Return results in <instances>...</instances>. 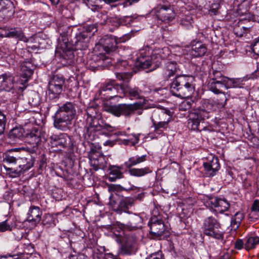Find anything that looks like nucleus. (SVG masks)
I'll return each mask as SVG.
<instances>
[{"label":"nucleus","mask_w":259,"mask_h":259,"mask_svg":"<svg viewBox=\"0 0 259 259\" xmlns=\"http://www.w3.org/2000/svg\"><path fill=\"white\" fill-rule=\"evenodd\" d=\"M75 104L67 102L59 107L54 116V125L61 131H66L71 124V121L76 115Z\"/></svg>","instance_id":"1"},{"label":"nucleus","mask_w":259,"mask_h":259,"mask_svg":"<svg viewBox=\"0 0 259 259\" xmlns=\"http://www.w3.org/2000/svg\"><path fill=\"white\" fill-rule=\"evenodd\" d=\"M194 79L192 76L183 75L176 76L170 84V92L173 95L181 98L190 96L194 90Z\"/></svg>","instance_id":"2"},{"label":"nucleus","mask_w":259,"mask_h":259,"mask_svg":"<svg viewBox=\"0 0 259 259\" xmlns=\"http://www.w3.org/2000/svg\"><path fill=\"white\" fill-rule=\"evenodd\" d=\"M200 106L194 109L190 113L188 119V126L192 130H199V125L201 121L209 117V113L213 109V105L208 100L200 101Z\"/></svg>","instance_id":"3"},{"label":"nucleus","mask_w":259,"mask_h":259,"mask_svg":"<svg viewBox=\"0 0 259 259\" xmlns=\"http://www.w3.org/2000/svg\"><path fill=\"white\" fill-rule=\"evenodd\" d=\"M142 99V102H137L134 104H120L117 105L106 106L104 107V109L107 112L110 113L117 117H119L121 115L130 116L131 115L134 113L135 110L140 109L142 107L145 101L144 98H143Z\"/></svg>","instance_id":"4"},{"label":"nucleus","mask_w":259,"mask_h":259,"mask_svg":"<svg viewBox=\"0 0 259 259\" xmlns=\"http://www.w3.org/2000/svg\"><path fill=\"white\" fill-rule=\"evenodd\" d=\"M236 87L237 84L236 81H209L208 83V88L209 90L214 94H218L223 93V97L221 101L217 100L215 101V104L218 105L220 107H224L226 105L228 100L224 92H222V89L225 88L226 89H228L229 88Z\"/></svg>","instance_id":"5"},{"label":"nucleus","mask_w":259,"mask_h":259,"mask_svg":"<svg viewBox=\"0 0 259 259\" xmlns=\"http://www.w3.org/2000/svg\"><path fill=\"white\" fill-rule=\"evenodd\" d=\"M122 88V84L119 85L112 80L103 84L99 90V93L101 98L107 100H111L116 97L121 98L123 90Z\"/></svg>","instance_id":"6"},{"label":"nucleus","mask_w":259,"mask_h":259,"mask_svg":"<svg viewBox=\"0 0 259 259\" xmlns=\"http://www.w3.org/2000/svg\"><path fill=\"white\" fill-rule=\"evenodd\" d=\"M202 228L204 234L207 236L217 239L223 238L221 225L218 221L212 217H209L204 219Z\"/></svg>","instance_id":"7"},{"label":"nucleus","mask_w":259,"mask_h":259,"mask_svg":"<svg viewBox=\"0 0 259 259\" xmlns=\"http://www.w3.org/2000/svg\"><path fill=\"white\" fill-rule=\"evenodd\" d=\"M116 77L119 80L123 81L122 83V97L125 94H127L131 99H142V92L137 88H129L126 84L132 77V74L129 72L116 73Z\"/></svg>","instance_id":"8"},{"label":"nucleus","mask_w":259,"mask_h":259,"mask_svg":"<svg viewBox=\"0 0 259 259\" xmlns=\"http://www.w3.org/2000/svg\"><path fill=\"white\" fill-rule=\"evenodd\" d=\"M158 213V210L155 209L153 211V216L148 223L150 227L149 235L151 238H157L160 237L165 231V226L162 221L161 217Z\"/></svg>","instance_id":"9"},{"label":"nucleus","mask_w":259,"mask_h":259,"mask_svg":"<svg viewBox=\"0 0 259 259\" xmlns=\"http://www.w3.org/2000/svg\"><path fill=\"white\" fill-rule=\"evenodd\" d=\"M84 130H85V137H88L89 140L94 139V134L97 132L102 131L103 123L101 115L92 118H86Z\"/></svg>","instance_id":"10"},{"label":"nucleus","mask_w":259,"mask_h":259,"mask_svg":"<svg viewBox=\"0 0 259 259\" xmlns=\"http://www.w3.org/2000/svg\"><path fill=\"white\" fill-rule=\"evenodd\" d=\"M205 205L214 209L217 213H223L230 207V203L226 199L211 196L207 197Z\"/></svg>","instance_id":"11"},{"label":"nucleus","mask_w":259,"mask_h":259,"mask_svg":"<svg viewBox=\"0 0 259 259\" xmlns=\"http://www.w3.org/2000/svg\"><path fill=\"white\" fill-rule=\"evenodd\" d=\"M41 132L38 130L35 129L27 136V142L32 146L31 147H22L12 149V150L14 151L24 150L28 151L30 153H34L37 149V147L41 142Z\"/></svg>","instance_id":"12"},{"label":"nucleus","mask_w":259,"mask_h":259,"mask_svg":"<svg viewBox=\"0 0 259 259\" xmlns=\"http://www.w3.org/2000/svg\"><path fill=\"white\" fill-rule=\"evenodd\" d=\"M151 13L155 15L159 20L165 22L171 21L175 16L174 10L170 7L165 6H158L154 8Z\"/></svg>","instance_id":"13"},{"label":"nucleus","mask_w":259,"mask_h":259,"mask_svg":"<svg viewBox=\"0 0 259 259\" xmlns=\"http://www.w3.org/2000/svg\"><path fill=\"white\" fill-rule=\"evenodd\" d=\"M50 142L52 147L64 148L69 145L70 139L64 133L53 134L50 137Z\"/></svg>","instance_id":"14"},{"label":"nucleus","mask_w":259,"mask_h":259,"mask_svg":"<svg viewBox=\"0 0 259 259\" xmlns=\"http://www.w3.org/2000/svg\"><path fill=\"white\" fill-rule=\"evenodd\" d=\"M117 39L112 35H105L100 39L99 45L107 53L114 51L118 42Z\"/></svg>","instance_id":"15"},{"label":"nucleus","mask_w":259,"mask_h":259,"mask_svg":"<svg viewBox=\"0 0 259 259\" xmlns=\"http://www.w3.org/2000/svg\"><path fill=\"white\" fill-rule=\"evenodd\" d=\"M15 77L10 73L0 75V92H10L14 88Z\"/></svg>","instance_id":"16"},{"label":"nucleus","mask_w":259,"mask_h":259,"mask_svg":"<svg viewBox=\"0 0 259 259\" xmlns=\"http://www.w3.org/2000/svg\"><path fill=\"white\" fill-rule=\"evenodd\" d=\"M205 174L207 177H213L220 168L219 159L217 157L212 156L211 159L204 162L203 164Z\"/></svg>","instance_id":"17"},{"label":"nucleus","mask_w":259,"mask_h":259,"mask_svg":"<svg viewBox=\"0 0 259 259\" xmlns=\"http://www.w3.org/2000/svg\"><path fill=\"white\" fill-rule=\"evenodd\" d=\"M89 34L87 32H79L75 33V37L72 40L76 49L85 50L88 47Z\"/></svg>","instance_id":"18"},{"label":"nucleus","mask_w":259,"mask_h":259,"mask_svg":"<svg viewBox=\"0 0 259 259\" xmlns=\"http://www.w3.org/2000/svg\"><path fill=\"white\" fill-rule=\"evenodd\" d=\"M14 13V5L10 0H0L1 18H9Z\"/></svg>","instance_id":"19"},{"label":"nucleus","mask_w":259,"mask_h":259,"mask_svg":"<svg viewBox=\"0 0 259 259\" xmlns=\"http://www.w3.org/2000/svg\"><path fill=\"white\" fill-rule=\"evenodd\" d=\"M42 213L39 207L31 206L27 214V221L33 223L36 226L40 221Z\"/></svg>","instance_id":"20"},{"label":"nucleus","mask_w":259,"mask_h":259,"mask_svg":"<svg viewBox=\"0 0 259 259\" xmlns=\"http://www.w3.org/2000/svg\"><path fill=\"white\" fill-rule=\"evenodd\" d=\"M63 88L54 83L49 81L48 90L47 93V97L50 100L58 98L62 91Z\"/></svg>","instance_id":"21"},{"label":"nucleus","mask_w":259,"mask_h":259,"mask_svg":"<svg viewBox=\"0 0 259 259\" xmlns=\"http://www.w3.org/2000/svg\"><path fill=\"white\" fill-rule=\"evenodd\" d=\"M34 66L30 61H25L20 66L21 76L28 79L33 74Z\"/></svg>","instance_id":"22"},{"label":"nucleus","mask_w":259,"mask_h":259,"mask_svg":"<svg viewBox=\"0 0 259 259\" xmlns=\"http://www.w3.org/2000/svg\"><path fill=\"white\" fill-rule=\"evenodd\" d=\"M161 58L158 54H152V55L147 59V69L151 67L147 72L152 71L157 68L161 63Z\"/></svg>","instance_id":"23"},{"label":"nucleus","mask_w":259,"mask_h":259,"mask_svg":"<svg viewBox=\"0 0 259 259\" xmlns=\"http://www.w3.org/2000/svg\"><path fill=\"white\" fill-rule=\"evenodd\" d=\"M206 51L207 48L204 45L197 42L192 46L190 54L194 57H200L204 56Z\"/></svg>","instance_id":"24"},{"label":"nucleus","mask_w":259,"mask_h":259,"mask_svg":"<svg viewBox=\"0 0 259 259\" xmlns=\"http://www.w3.org/2000/svg\"><path fill=\"white\" fill-rule=\"evenodd\" d=\"M166 110L161 111L157 108L154 110L149 108L148 112L152 114L151 118L153 125L157 124L160 120L164 119L166 116Z\"/></svg>","instance_id":"25"},{"label":"nucleus","mask_w":259,"mask_h":259,"mask_svg":"<svg viewBox=\"0 0 259 259\" xmlns=\"http://www.w3.org/2000/svg\"><path fill=\"white\" fill-rule=\"evenodd\" d=\"M8 37L17 38L24 42L28 41V39L25 36L23 31L20 28H9Z\"/></svg>","instance_id":"26"},{"label":"nucleus","mask_w":259,"mask_h":259,"mask_svg":"<svg viewBox=\"0 0 259 259\" xmlns=\"http://www.w3.org/2000/svg\"><path fill=\"white\" fill-rule=\"evenodd\" d=\"M122 249L127 253L133 251L136 242V239L133 236H127L122 240Z\"/></svg>","instance_id":"27"},{"label":"nucleus","mask_w":259,"mask_h":259,"mask_svg":"<svg viewBox=\"0 0 259 259\" xmlns=\"http://www.w3.org/2000/svg\"><path fill=\"white\" fill-rule=\"evenodd\" d=\"M146 160V155L139 156L136 155L128 158V160L124 162V166L127 168H132V167L138 164L142 163Z\"/></svg>","instance_id":"28"},{"label":"nucleus","mask_w":259,"mask_h":259,"mask_svg":"<svg viewBox=\"0 0 259 259\" xmlns=\"http://www.w3.org/2000/svg\"><path fill=\"white\" fill-rule=\"evenodd\" d=\"M259 244V237L256 236H250L246 237L244 243L245 248L247 250L253 249Z\"/></svg>","instance_id":"29"},{"label":"nucleus","mask_w":259,"mask_h":259,"mask_svg":"<svg viewBox=\"0 0 259 259\" xmlns=\"http://www.w3.org/2000/svg\"><path fill=\"white\" fill-rule=\"evenodd\" d=\"M178 69V64L176 62H168L166 64L165 70L164 71V75L165 78H168L173 76L177 72Z\"/></svg>","instance_id":"30"},{"label":"nucleus","mask_w":259,"mask_h":259,"mask_svg":"<svg viewBox=\"0 0 259 259\" xmlns=\"http://www.w3.org/2000/svg\"><path fill=\"white\" fill-rule=\"evenodd\" d=\"M134 199L131 197H125L122 198L118 205V209L120 211L127 212L129 207L134 203Z\"/></svg>","instance_id":"31"},{"label":"nucleus","mask_w":259,"mask_h":259,"mask_svg":"<svg viewBox=\"0 0 259 259\" xmlns=\"http://www.w3.org/2000/svg\"><path fill=\"white\" fill-rule=\"evenodd\" d=\"M123 177V174L119 168L116 166H111L110 167V172L108 180L110 182H114L118 179Z\"/></svg>","instance_id":"32"},{"label":"nucleus","mask_w":259,"mask_h":259,"mask_svg":"<svg viewBox=\"0 0 259 259\" xmlns=\"http://www.w3.org/2000/svg\"><path fill=\"white\" fill-rule=\"evenodd\" d=\"M24 134V130L20 127H16L12 129L9 134L8 137L14 140L16 139H21Z\"/></svg>","instance_id":"33"},{"label":"nucleus","mask_w":259,"mask_h":259,"mask_svg":"<svg viewBox=\"0 0 259 259\" xmlns=\"http://www.w3.org/2000/svg\"><path fill=\"white\" fill-rule=\"evenodd\" d=\"M243 21L240 20L237 25H236L234 27V32L236 36L242 37L244 34H246L249 31L248 27L243 26Z\"/></svg>","instance_id":"34"},{"label":"nucleus","mask_w":259,"mask_h":259,"mask_svg":"<svg viewBox=\"0 0 259 259\" xmlns=\"http://www.w3.org/2000/svg\"><path fill=\"white\" fill-rule=\"evenodd\" d=\"M62 61L64 64L71 65L74 63V55L72 51L70 50H63L62 54Z\"/></svg>","instance_id":"35"},{"label":"nucleus","mask_w":259,"mask_h":259,"mask_svg":"<svg viewBox=\"0 0 259 259\" xmlns=\"http://www.w3.org/2000/svg\"><path fill=\"white\" fill-rule=\"evenodd\" d=\"M146 51L144 50L140 51L135 63V66L138 68L144 69L146 63Z\"/></svg>","instance_id":"36"},{"label":"nucleus","mask_w":259,"mask_h":259,"mask_svg":"<svg viewBox=\"0 0 259 259\" xmlns=\"http://www.w3.org/2000/svg\"><path fill=\"white\" fill-rule=\"evenodd\" d=\"M166 116L164 119L160 120L157 124H154L155 128L158 130L160 128H166L168 122L171 119V112L169 110H166Z\"/></svg>","instance_id":"37"},{"label":"nucleus","mask_w":259,"mask_h":259,"mask_svg":"<svg viewBox=\"0 0 259 259\" xmlns=\"http://www.w3.org/2000/svg\"><path fill=\"white\" fill-rule=\"evenodd\" d=\"M244 216L241 211L236 212L231 220V227L234 230L237 229L240 226Z\"/></svg>","instance_id":"38"},{"label":"nucleus","mask_w":259,"mask_h":259,"mask_svg":"<svg viewBox=\"0 0 259 259\" xmlns=\"http://www.w3.org/2000/svg\"><path fill=\"white\" fill-rule=\"evenodd\" d=\"M220 80H225V81H236L234 78H229L226 76H224L222 73L217 70H213L212 71V77L210 78L209 81H220Z\"/></svg>","instance_id":"39"},{"label":"nucleus","mask_w":259,"mask_h":259,"mask_svg":"<svg viewBox=\"0 0 259 259\" xmlns=\"http://www.w3.org/2000/svg\"><path fill=\"white\" fill-rule=\"evenodd\" d=\"M14 228V224L10 220L7 219L0 223V232L7 231H12Z\"/></svg>","instance_id":"40"},{"label":"nucleus","mask_w":259,"mask_h":259,"mask_svg":"<svg viewBox=\"0 0 259 259\" xmlns=\"http://www.w3.org/2000/svg\"><path fill=\"white\" fill-rule=\"evenodd\" d=\"M106 161L105 157L100 156L97 161H94L93 163L91 165L95 170H97L99 169H104L106 167Z\"/></svg>","instance_id":"41"},{"label":"nucleus","mask_w":259,"mask_h":259,"mask_svg":"<svg viewBox=\"0 0 259 259\" xmlns=\"http://www.w3.org/2000/svg\"><path fill=\"white\" fill-rule=\"evenodd\" d=\"M220 1H218L214 2H211L209 1V3L211 4L208 10V14L210 15L213 16L219 14V10L220 7Z\"/></svg>","instance_id":"42"},{"label":"nucleus","mask_w":259,"mask_h":259,"mask_svg":"<svg viewBox=\"0 0 259 259\" xmlns=\"http://www.w3.org/2000/svg\"><path fill=\"white\" fill-rule=\"evenodd\" d=\"M42 223L44 225H47L49 227L54 226L55 225V219L51 214H45Z\"/></svg>","instance_id":"43"},{"label":"nucleus","mask_w":259,"mask_h":259,"mask_svg":"<svg viewBox=\"0 0 259 259\" xmlns=\"http://www.w3.org/2000/svg\"><path fill=\"white\" fill-rule=\"evenodd\" d=\"M86 118H92L97 117V115H101L98 110L93 107H88L86 109Z\"/></svg>","instance_id":"44"},{"label":"nucleus","mask_w":259,"mask_h":259,"mask_svg":"<svg viewBox=\"0 0 259 259\" xmlns=\"http://www.w3.org/2000/svg\"><path fill=\"white\" fill-rule=\"evenodd\" d=\"M130 174L133 176L141 177L146 174V168H132L128 169Z\"/></svg>","instance_id":"45"},{"label":"nucleus","mask_w":259,"mask_h":259,"mask_svg":"<svg viewBox=\"0 0 259 259\" xmlns=\"http://www.w3.org/2000/svg\"><path fill=\"white\" fill-rule=\"evenodd\" d=\"M100 156H103L100 152H97L94 149H92L89 154L91 165L93 163L94 161H97Z\"/></svg>","instance_id":"46"},{"label":"nucleus","mask_w":259,"mask_h":259,"mask_svg":"<svg viewBox=\"0 0 259 259\" xmlns=\"http://www.w3.org/2000/svg\"><path fill=\"white\" fill-rule=\"evenodd\" d=\"M50 81L62 88L65 82V80L63 76L61 75L58 74L53 76Z\"/></svg>","instance_id":"47"},{"label":"nucleus","mask_w":259,"mask_h":259,"mask_svg":"<svg viewBox=\"0 0 259 259\" xmlns=\"http://www.w3.org/2000/svg\"><path fill=\"white\" fill-rule=\"evenodd\" d=\"M192 21L191 17L187 16L181 20V25L186 29H190L192 27Z\"/></svg>","instance_id":"48"},{"label":"nucleus","mask_w":259,"mask_h":259,"mask_svg":"<svg viewBox=\"0 0 259 259\" xmlns=\"http://www.w3.org/2000/svg\"><path fill=\"white\" fill-rule=\"evenodd\" d=\"M12 231H13V234L16 240L18 241L22 239L24 234L23 229L16 228V225L14 224V228Z\"/></svg>","instance_id":"49"},{"label":"nucleus","mask_w":259,"mask_h":259,"mask_svg":"<svg viewBox=\"0 0 259 259\" xmlns=\"http://www.w3.org/2000/svg\"><path fill=\"white\" fill-rule=\"evenodd\" d=\"M32 166V164L27 163L26 164H21L20 163H19V168L16 169L14 170V172L17 175L21 172H23L25 171L28 170Z\"/></svg>","instance_id":"50"},{"label":"nucleus","mask_w":259,"mask_h":259,"mask_svg":"<svg viewBox=\"0 0 259 259\" xmlns=\"http://www.w3.org/2000/svg\"><path fill=\"white\" fill-rule=\"evenodd\" d=\"M193 102L191 101L185 100L183 101L179 105V109L181 111H186L190 109Z\"/></svg>","instance_id":"51"},{"label":"nucleus","mask_w":259,"mask_h":259,"mask_svg":"<svg viewBox=\"0 0 259 259\" xmlns=\"http://www.w3.org/2000/svg\"><path fill=\"white\" fill-rule=\"evenodd\" d=\"M5 161L12 164H19L20 163V161L21 160L20 159H17L13 156H11L10 154H7L4 158Z\"/></svg>","instance_id":"52"},{"label":"nucleus","mask_w":259,"mask_h":259,"mask_svg":"<svg viewBox=\"0 0 259 259\" xmlns=\"http://www.w3.org/2000/svg\"><path fill=\"white\" fill-rule=\"evenodd\" d=\"M6 122V116L2 111H0V135L2 134L4 132Z\"/></svg>","instance_id":"53"},{"label":"nucleus","mask_w":259,"mask_h":259,"mask_svg":"<svg viewBox=\"0 0 259 259\" xmlns=\"http://www.w3.org/2000/svg\"><path fill=\"white\" fill-rule=\"evenodd\" d=\"M9 28H0V38L4 37H8Z\"/></svg>","instance_id":"54"},{"label":"nucleus","mask_w":259,"mask_h":259,"mask_svg":"<svg viewBox=\"0 0 259 259\" xmlns=\"http://www.w3.org/2000/svg\"><path fill=\"white\" fill-rule=\"evenodd\" d=\"M97 31L96 27L92 24L88 25L85 28V31H82V32H87V34H88L89 32H93L94 33L95 32Z\"/></svg>","instance_id":"55"},{"label":"nucleus","mask_w":259,"mask_h":259,"mask_svg":"<svg viewBox=\"0 0 259 259\" xmlns=\"http://www.w3.org/2000/svg\"><path fill=\"white\" fill-rule=\"evenodd\" d=\"M147 259H163V258L161 253L156 252L151 254Z\"/></svg>","instance_id":"56"},{"label":"nucleus","mask_w":259,"mask_h":259,"mask_svg":"<svg viewBox=\"0 0 259 259\" xmlns=\"http://www.w3.org/2000/svg\"><path fill=\"white\" fill-rule=\"evenodd\" d=\"M101 126H102V130H106L109 132H112L114 131L115 128L114 127L111 126L110 125L107 123H103L101 124Z\"/></svg>","instance_id":"57"},{"label":"nucleus","mask_w":259,"mask_h":259,"mask_svg":"<svg viewBox=\"0 0 259 259\" xmlns=\"http://www.w3.org/2000/svg\"><path fill=\"white\" fill-rule=\"evenodd\" d=\"M244 243L241 239H237L235 243V248L237 249H241L243 248Z\"/></svg>","instance_id":"58"},{"label":"nucleus","mask_w":259,"mask_h":259,"mask_svg":"<svg viewBox=\"0 0 259 259\" xmlns=\"http://www.w3.org/2000/svg\"><path fill=\"white\" fill-rule=\"evenodd\" d=\"M251 180L249 178H247L243 180V185L245 188L247 189L251 186Z\"/></svg>","instance_id":"59"},{"label":"nucleus","mask_w":259,"mask_h":259,"mask_svg":"<svg viewBox=\"0 0 259 259\" xmlns=\"http://www.w3.org/2000/svg\"><path fill=\"white\" fill-rule=\"evenodd\" d=\"M252 210L259 212V200H255L252 204Z\"/></svg>","instance_id":"60"},{"label":"nucleus","mask_w":259,"mask_h":259,"mask_svg":"<svg viewBox=\"0 0 259 259\" xmlns=\"http://www.w3.org/2000/svg\"><path fill=\"white\" fill-rule=\"evenodd\" d=\"M69 259H89L88 256L83 254H80L78 255H71Z\"/></svg>","instance_id":"61"},{"label":"nucleus","mask_w":259,"mask_h":259,"mask_svg":"<svg viewBox=\"0 0 259 259\" xmlns=\"http://www.w3.org/2000/svg\"><path fill=\"white\" fill-rule=\"evenodd\" d=\"M119 227L121 229H123V230H132L135 227H131L127 225H124L123 224H121L119 225Z\"/></svg>","instance_id":"62"},{"label":"nucleus","mask_w":259,"mask_h":259,"mask_svg":"<svg viewBox=\"0 0 259 259\" xmlns=\"http://www.w3.org/2000/svg\"><path fill=\"white\" fill-rule=\"evenodd\" d=\"M139 0H126L124 3H123V7H127V6H131L132 5L133 3H136Z\"/></svg>","instance_id":"63"},{"label":"nucleus","mask_w":259,"mask_h":259,"mask_svg":"<svg viewBox=\"0 0 259 259\" xmlns=\"http://www.w3.org/2000/svg\"><path fill=\"white\" fill-rule=\"evenodd\" d=\"M131 141L130 142L131 145H135L139 142V138L137 136H134L133 138L131 139Z\"/></svg>","instance_id":"64"}]
</instances>
